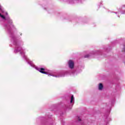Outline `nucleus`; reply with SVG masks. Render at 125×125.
Masks as SVG:
<instances>
[{"instance_id":"obj_1","label":"nucleus","mask_w":125,"mask_h":125,"mask_svg":"<svg viewBox=\"0 0 125 125\" xmlns=\"http://www.w3.org/2000/svg\"><path fill=\"white\" fill-rule=\"evenodd\" d=\"M25 49L22 48V58L23 59H25L26 62L31 66L32 68H34L37 71L40 72L42 74H45L46 75H48V76H52V77H55V78H61L62 77H65V76H68L69 75L70 76H72V77H76L78 74L80 73L78 71H75L74 68H75V62L74 61L72 60H69L68 62V68L70 69V70L66 71L65 72H61L60 73H54L52 71H49L47 72H45V69L43 68H39L38 66H36L33 63V62L31 61L27 56L25 55Z\"/></svg>"},{"instance_id":"obj_2","label":"nucleus","mask_w":125,"mask_h":125,"mask_svg":"<svg viewBox=\"0 0 125 125\" xmlns=\"http://www.w3.org/2000/svg\"><path fill=\"white\" fill-rule=\"evenodd\" d=\"M0 18L6 22L8 24H10V25H8L7 24H5L4 26L6 27L7 30L10 32L12 29L14 28V25L12 24L13 21L10 18L8 13L4 10V8L0 3Z\"/></svg>"},{"instance_id":"obj_3","label":"nucleus","mask_w":125,"mask_h":125,"mask_svg":"<svg viewBox=\"0 0 125 125\" xmlns=\"http://www.w3.org/2000/svg\"><path fill=\"white\" fill-rule=\"evenodd\" d=\"M102 53L101 51H93L91 52L89 54H87L85 55L84 57V58H89V57H90V56H93V55H101V54Z\"/></svg>"},{"instance_id":"obj_4","label":"nucleus","mask_w":125,"mask_h":125,"mask_svg":"<svg viewBox=\"0 0 125 125\" xmlns=\"http://www.w3.org/2000/svg\"><path fill=\"white\" fill-rule=\"evenodd\" d=\"M64 1H66L68 3L73 4V3H82V0H63Z\"/></svg>"},{"instance_id":"obj_5","label":"nucleus","mask_w":125,"mask_h":125,"mask_svg":"<svg viewBox=\"0 0 125 125\" xmlns=\"http://www.w3.org/2000/svg\"><path fill=\"white\" fill-rule=\"evenodd\" d=\"M70 105L67 107V109H72V107H73V105H74V103H75V98H74V95L71 96L70 101Z\"/></svg>"},{"instance_id":"obj_6","label":"nucleus","mask_w":125,"mask_h":125,"mask_svg":"<svg viewBox=\"0 0 125 125\" xmlns=\"http://www.w3.org/2000/svg\"><path fill=\"white\" fill-rule=\"evenodd\" d=\"M121 14H125V5H123L122 7Z\"/></svg>"},{"instance_id":"obj_7","label":"nucleus","mask_w":125,"mask_h":125,"mask_svg":"<svg viewBox=\"0 0 125 125\" xmlns=\"http://www.w3.org/2000/svg\"><path fill=\"white\" fill-rule=\"evenodd\" d=\"M109 121H111V118L109 116H107L105 119V123L104 125H107V124H108Z\"/></svg>"},{"instance_id":"obj_8","label":"nucleus","mask_w":125,"mask_h":125,"mask_svg":"<svg viewBox=\"0 0 125 125\" xmlns=\"http://www.w3.org/2000/svg\"><path fill=\"white\" fill-rule=\"evenodd\" d=\"M103 89V84L102 83H100L99 84V90H102Z\"/></svg>"},{"instance_id":"obj_9","label":"nucleus","mask_w":125,"mask_h":125,"mask_svg":"<svg viewBox=\"0 0 125 125\" xmlns=\"http://www.w3.org/2000/svg\"><path fill=\"white\" fill-rule=\"evenodd\" d=\"M115 13H116V14H118V15H117V16H118V17H120V16H119V15H120V12H116Z\"/></svg>"},{"instance_id":"obj_10","label":"nucleus","mask_w":125,"mask_h":125,"mask_svg":"<svg viewBox=\"0 0 125 125\" xmlns=\"http://www.w3.org/2000/svg\"><path fill=\"white\" fill-rule=\"evenodd\" d=\"M102 3H103V1H101L100 2V4H99V5H101V4H102Z\"/></svg>"},{"instance_id":"obj_11","label":"nucleus","mask_w":125,"mask_h":125,"mask_svg":"<svg viewBox=\"0 0 125 125\" xmlns=\"http://www.w3.org/2000/svg\"><path fill=\"white\" fill-rule=\"evenodd\" d=\"M78 121H81V118L80 117H78Z\"/></svg>"},{"instance_id":"obj_12","label":"nucleus","mask_w":125,"mask_h":125,"mask_svg":"<svg viewBox=\"0 0 125 125\" xmlns=\"http://www.w3.org/2000/svg\"><path fill=\"white\" fill-rule=\"evenodd\" d=\"M110 12L112 13L113 12V11H111Z\"/></svg>"}]
</instances>
